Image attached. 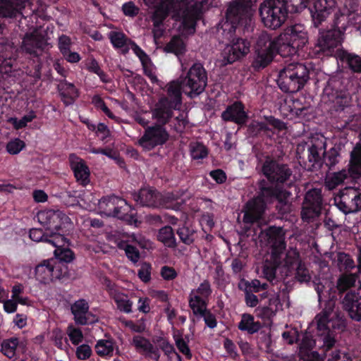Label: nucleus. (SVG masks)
<instances>
[{
    "label": "nucleus",
    "mask_w": 361,
    "mask_h": 361,
    "mask_svg": "<svg viewBox=\"0 0 361 361\" xmlns=\"http://www.w3.org/2000/svg\"><path fill=\"white\" fill-rule=\"evenodd\" d=\"M257 195L245 204L243 215L245 224H253L259 222L264 216L267 204L275 201L277 202L276 209L279 214L283 216L290 212V192L272 186L264 179L259 181Z\"/></svg>",
    "instance_id": "nucleus-1"
},
{
    "label": "nucleus",
    "mask_w": 361,
    "mask_h": 361,
    "mask_svg": "<svg viewBox=\"0 0 361 361\" xmlns=\"http://www.w3.org/2000/svg\"><path fill=\"white\" fill-rule=\"evenodd\" d=\"M226 20L221 24V35L228 42L221 51V57L222 64L226 66L232 64L245 57L250 49V42L247 39L237 37V30H248L252 23V18L244 19V16L235 14L233 18L229 16L226 12Z\"/></svg>",
    "instance_id": "nucleus-2"
},
{
    "label": "nucleus",
    "mask_w": 361,
    "mask_h": 361,
    "mask_svg": "<svg viewBox=\"0 0 361 361\" xmlns=\"http://www.w3.org/2000/svg\"><path fill=\"white\" fill-rule=\"evenodd\" d=\"M334 312V304L329 303V306L324 311L316 315L314 322L316 323L317 334L318 338H313L310 332L305 331L299 343L298 355H304L313 352L314 346H317L322 355H328L329 351L336 345V340L334 331L330 326L334 328V321L330 318Z\"/></svg>",
    "instance_id": "nucleus-3"
},
{
    "label": "nucleus",
    "mask_w": 361,
    "mask_h": 361,
    "mask_svg": "<svg viewBox=\"0 0 361 361\" xmlns=\"http://www.w3.org/2000/svg\"><path fill=\"white\" fill-rule=\"evenodd\" d=\"M38 219L45 228H32L29 232L30 238L35 242H44L50 245L61 244L63 241L61 233L66 224L71 225L70 218L60 211L49 210L40 212Z\"/></svg>",
    "instance_id": "nucleus-4"
},
{
    "label": "nucleus",
    "mask_w": 361,
    "mask_h": 361,
    "mask_svg": "<svg viewBox=\"0 0 361 361\" xmlns=\"http://www.w3.org/2000/svg\"><path fill=\"white\" fill-rule=\"evenodd\" d=\"M271 49L274 55L279 54L283 58L292 56L302 50L308 42L307 33L301 25L297 24L285 30L283 33L274 38Z\"/></svg>",
    "instance_id": "nucleus-5"
},
{
    "label": "nucleus",
    "mask_w": 361,
    "mask_h": 361,
    "mask_svg": "<svg viewBox=\"0 0 361 361\" xmlns=\"http://www.w3.org/2000/svg\"><path fill=\"white\" fill-rule=\"evenodd\" d=\"M310 67L303 63L286 61L276 80L279 87L284 92L295 93L302 90L310 77Z\"/></svg>",
    "instance_id": "nucleus-6"
},
{
    "label": "nucleus",
    "mask_w": 361,
    "mask_h": 361,
    "mask_svg": "<svg viewBox=\"0 0 361 361\" xmlns=\"http://www.w3.org/2000/svg\"><path fill=\"white\" fill-rule=\"evenodd\" d=\"M340 19L336 18L329 30H319L318 38L312 50L313 54L319 59L332 56L341 50L336 49L341 45L345 31L344 23L339 25Z\"/></svg>",
    "instance_id": "nucleus-7"
},
{
    "label": "nucleus",
    "mask_w": 361,
    "mask_h": 361,
    "mask_svg": "<svg viewBox=\"0 0 361 361\" xmlns=\"http://www.w3.org/2000/svg\"><path fill=\"white\" fill-rule=\"evenodd\" d=\"M261 171L272 186H276L281 190L284 185L290 186L288 182L293 176V171L288 164L284 163L279 157L267 155L262 161Z\"/></svg>",
    "instance_id": "nucleus-8"
},
{
    "label": "nucleus",
    "mask_w": 361,
    "mask_h": 361,
    "mask_svg": "<svg viewBox=\"0 0 361 361\" xmlns=\"http://www.w3.org/2000/svg\"><path fill=\"white\" fill-rule=\"evenodd\" d=\"M288 8L287 0H264L259 8L264 26L271 30L280 27L287 20Z\"/></svg>",
    "instance_id": "nucleus-9"
},
{
    "label": "nucleus",
    "mask_w": 361,
    "mask_h": 361,
    "mask_svg": "<svg viewBox=\"0 0 361 361\" xmlns=\"http://www.w3.org/2000/svg\"><path fill=\"white\" fill-rule=\"evenodd\" d=\"M133 200L137 204L149 208H171L176 200L173 193L163 195L152 187L140 188L132 194Z\"/></svg>",
    "instance_id": "nucleus-10"
},
{
    "label": "nucleus",
    "mask_w": 361,
    "mask_h": 361,
    "mask_svg": "<svg viewBox=\"0 0 361 361\" xmlns=\"http://www.w3.org/2000/svg\"><path fill=\"white\" fill-rule=\"evenodd\" d=\"M207 72L200 63H195L181 80L183 93L193 99L202 94L207 85Z\"/></svg>",
    "instance_id": "nucleus-11"
},
{
    "label": "nucleus",
    "mask_w": 361,
    "mask_h": 361,
    "mask_svg": "<svg viewBox=\"0 0 361 361\" xmlns=\"http://www.w3.org/2000/svg\"><path fill=\"white\" fill-rule=\"evenodd\" d=\"M35 278L41 283L47 284L54 281L66 283L70 279L69 269L54 261L44 260L36 266L35 269Z\"/></svg>",
    "instance_id": "nucleus-12"
},
{
    "label": "nucleus",
    "mask_w": 361,
    "mask_h": 361,
    "mask_svg": "<svg viewBox=\"0 0 361 361\" xmlns=\"http://www.w3.org/2000/svg\"><path fill=\"white\" fill-rule=\"evenodd\" d=\"M336 4V0H300L296 11L308 8L312 25L319 27L332 13Z\"/></svg>",
    "instance_id": "nucleus-13"
},
{
    "label": "nucleus",
    "mask_w": 361,
    "mask_h": 361,
    "mask_svg": "<svg viewBox=\"0 0 361 361\" xmlns=\"http://www.w3.org/2000/svg\"><path fill=\"white\" fill-rule=\"evenodd\" d=\"M334 204L345 214L356 213L361 210V189L346 187L334 197Z\"/></svg>",
    "instance_id": "nucleus-14"
},
{
    "label": "nucleus",
    "mask_w": 361,
    "mask_h": 361,
    "mask_svg": "<svg viewBox=\"0 0 361 361\" xmlns=\"http://www.w3.org/2000/svg\"><path fill=\"white\" fill-rule=\"evenodd\" d=\"M324 95L327 97L328 102L333 104L336 111H343L350 102V93L343 85L341 79H329L324 89Z\"/></svg>",
    "instance_id": "nucleus-15"
},
{
    "label": "nucleus",
    "mask_w": 361,
    "mask_h": 361,
    "mask_svg": "<svg viewBox=\"0 0 361 361\" xmlns=\"http://www.w3.org/2000/svg\"><path fill=\"white\" fill-rule=\"evenodd\" d=\"M169 139V133L162 125L154 124L147 126L143 135L137 140V145L144 151H151L155 147L162 146Z\"/></svg>",
    "instance_id": "nucleus-16"
},
{
    "label": "nucleus",
    "mask_w": 361,
    "mask_h": 361,
    "mask_svg": "<svg viewBox=\"0 0 361 361\" xmlns=\"http://www.w3.org/2000/svg\"><path fill=\"white\" fill-rule=\"evenodd\" d=\"M270 41V35L261 34L257 41L255 56L252 62V67L255 71H259L268 66L275 55Z\"/></svg>",
    "instance_id": "nucleus-17"
},
{
    "label": "nucleus",
    "mask_w": 361,
    "mask_h": 361,
    "mask_svg": "<svg viewBox=\"0 0 361 361\" xmlns=\"http://www.w3.org/2000/svg\"><path fill=\"white\" fill-rule=\"evenodd\" d=\"M286 128V123L272 116H264V121H253L248 126V132L252 137H267L271 138L277 131Z\"/></svg>",
    "instance_id": "nucleus-18"
},
{
    "label": "nucleus",
    "mask_w": 361,
    "mask_h": 361,
    "mask_svg": "<svg viewBox=\"0 0 361 361\" xmlns=\"http://www.w3.org/2000/svg\"><path fill=\"white\" fill-rule=\"evenodd\" d=\"M348 169H343L334 173L331 182L334 186L338 185L345 182L349 177L358 178L361 177V144L357 143L350 152V159Z\"/></svg>",
    "instance_id": "nucleus-19"
},
{
    "label": "nucleus",
    "mask_w": 361,
    "mask_h": 361,
    "mask_svg": "<svg viewBox=\"0 0 361 361\" xmlns=\"http://www.w3.org/2000/svg\"><path fill=\"white\" fill-rule=\"evenodd\" d=\"M323 209V196L321 188H312L305 195L302 206L301 216L310 221L320 216Z\"/></svg>",
    "instance_id": "nucleus-20"
},
{
    "label": "nucleus",
    "mask_w": 361,
    "mask_h": 361,
    "mask_svg": "<svg viewBox=\"0 0 361 361\" xmlns=\"http://www.w3.org/2000/svg\"><path fill=\"white\" fill-rule=\"evenodd\" d=\"M264 238L270 244L271 259L279 260L283 250L286 249L285 233L281 227L269 226L261 232Z\"/></svg>",
    "instance_id": "nucleus-21"
},
{
    "label": "nucleus",
    "mask_w": 361,
    "mask_h": 361,
    "mask_svg": "<svg viewBox=\"0 0 361 361\" xmlns=\"http://www.w3.org/2000/svg\"><path fill=\"white\" fill-rule=\"evenodd\" d=\"M177 18L181 20L183 30L190 34L195 32L197 21L202 16V9L197 4H185L180 8L176 13Z\"/></svg>",
    "instance_id": "nucleus-22"
},
{
    "label": "nucleus",
    "mask_w": 361,
    "mask_h": 361,
    "mask_svg": "<svg viewBox=\"0 0 361 361\" xmlns=\"http://www.w3.org/2000/svg\"><path fill=\"white\" fill-rule=\"evenodd\" d=\"M98 208L106 216L117 217L121 215V210L128 209V202L118 196L111 195L100 199Z\"/></svg>",
    "instance_id": "nucleus-23"
},
{
    "label": "nucleus",
    "mask_w": 361,
    "mask_h": 361,
    "mask_svg": "<svg viewBox=\"0 0 361 361\" xmlns=\"http://www.w3.org/2000/svg\"><path fill=\"white\" fill-rule=\"evenodd\" d=\"M6 27L5 23L0 21V33H2ZM18 54L17 49L13 43L8 39H0V61L6 73L11 72Z\"/></svg>",
    "instance_id": "nucleus-24"
},
{
    "label": "nucleus",
    "mask_w": 361,
    "mask_h": 361,
    "mask_svg": "<svg viewBox=\"0 0 361 361\" xmlns=\"http://www.w3.org/2000/svg\"><path fill=\"white\" fill-rule=\"evenodd\" d=\"M193 293V290L191 293ZM189 307L195 316L204 317L205 324L210 329H214L217 326L215 315L207 309V301L201 298L199 295H190Z\"/></svg>",
    "instance_id": "nucleus-25"
},
{
    "label": "nucleus",
    "mask_w": 361,
    "mask_h": 361,
    "mask_svg": "<svg viewBox=\"0 0 361 361\" xmlns=\"http://www.w3.org/2000/svg\"><path fill=\"white\" fill-rule=\"evenodd\" d=\"M221 117L225 122H233L240 126L245 125L249 118L245 106L241 101H235L228 105Z\"/></svg>",
    "instance_id": "nucleus-26"
},
{
    "label": "nucleus",
    "mask_w": 361,
    "mask_h": 361,
    "mask_svg": "<svg viewBox=\"0 0 361 361\" xmlns=\"http://www.w3.org/2000/svg\"><path fill=\"white\" fill-rule=\"evenodd\" d=\"M177 109L178 106H173L169 97L163 96L159 99L152 109V117L158 122L157 125L164 126L173 117V110Z\"/></svg>",
    "instance_id": "nucleus-27"
},
{
    "label": "nucleus",
    "mask_w": 361,
    "mask_h": 361,
    "mask_svg": "<svg viewBox=\"0 0 361 361\" xmlns=\"http://www.w3.org/2000/svg\"><path fill=\"white\" fill-rule=\"evenodd\" d=\"M25 0H0V19L16 20L23 16Z\"/></svg>",
    "instance_id": "nucleus-28"
},
{
    "label": "nucleus",
    "mask_w": 361,
    "mask_h": 361,
    "mask_svg": "<svg viewBox=\"0 0 361 361\" xmlns=\"http://www.w3.org/2000/svg\"><path fill=\"white\" fill-rule=\"evenodd\" d=\"M257 0H233L228 4L226 13L233 18L235 14L244 16V19L253 18Z\"/></svg>",
    "instance_id": "nucleus-29"
},
{
    "label": "nucleus",
    "mask_w": 361,
    "mask_h": 361,
    "mask_svg": "<svg viewBox=\"0 0 361 361\" xmlns=\"http://www.w3.org/2000/svg\"><path fill=\"white\" fill-rule=\"evenodd\" d=\"M68 161L77 182L82 186L88 185L90 181V171L85 161L74 153L69 154Z\"/></svg>",
    "instance_id": "nucleus-30"
},
{
    "label": "nucleus",
    "mask_w": 361,
    "mask_h": 361,
    "mask_svg": "<svg viewBox=\"0 0 361 361\" xmlns=\"http://www.w3.org/2000/svg\"><path fill=\"white\" fill-rule=\"evenodd\" d=\"M343 310L353 321L361 322V300L356 297L355 291L350 290L341 299Z\"/></svg>",
    "instance_id": "nucleus-31"
},
{
    "label": "nucleus",
    "mask_w": 361,
    "mask_h": 361,
    "mask_svg": "<svg viewBox=\"0 0 361 361\" xmlns=\"http://www.w3.org/2000/svg\"><path fill=\"white\" fill-rule=\"evenodd\" d=\"M61 233H63V241L61 244L51 245L55 247L54 252L55 257L50 259L54 261L56 264L59 263L68 269L67 264L74 259L75 254L70 248L63 247L66 244H68V239L66 238V235L69 233L68 230L63 228Z\"/></svg>",
    "instance_id": "nucleus-32"
},
{
    "label": "nucleus",
    "mask_w": 361,
    "mask_h": 361,
    "mask_svg": "<svg viewBox=\"0 0 361 361\" xmlns=\"http://www.w3.org/2000/svg\"><path fill=\"white\" fill-rule=\"evenodd\" d=\"M59 82L56 89L61 102L65 106L73 104L79 97V90L75 85L66 79H55Z\"/></svg>",
    "instance_id": "nucleus-33"
},
{
    "label": "nucleus",
    "mask_w": 361,
    "mask_h": 361,
    "mask_svg": "<svg viewBox=\"0 0 361 361\" xmlns=\"http://www.w3.org/2000/svg\"><path fill=\"white\" fill-rule=\"evenodd\" d=\"M325 148L326 143L322 141H317L308 146L307 160L309 164L307 168L309 170L320 169L322 166V159Z\"/></svg>",
    "instance_id": "nucleus-34"
},
{
    "label": "nucleus",
    "mask_w": 361,
    "mask_h": 361,
    "mask_svg": "<svg viewBox=\"0 0 361 361\" xmlns=\"http://www.w3.org/2000/svg\"><path fill=\"white\" fill-rule=\"evenodd\" d=\"M175 4V0H160L154 6L152 21L154 27H159L169 16Z\"/></svg>",
    "instance_id": "nucleus-35"
},
{
    "label": "nucleus",
    "mask_w": 361,
    "mask_h": 361,
    "mask_svg": "<svg viewBox=\"0 0 361 361\" xmlns=\"http://www.w3.org/2000/svg\"><path fill=\"white\" fill-rule=\"evenodd\" d=\"M44 45V38L34 33H26L22 42L23 51L33 56L38 55V50L42 49Z\"/></svg>",
    "instance_id": "nucleus-36"
},
{
    "label": "nucleus",
    "mask_w": 361,
    "mask_h": 361,
    "mask_svg": "<svg viewBox=\"0 0 361 361\" xmlns=\"http://www.w3.org/2000/svg\"><path fill=\"white\" fill-rule=\"evenodd\" d=\"M279 260H272L276 267H283L287 269L288 272H292L302 262L300 259V254L297 251L286 252L283 250L279 256Z\"/></svg>",
    "instance_id": "nucleus-37"
},
{
    "label": "nucleus",
    "mask_w": 361,
    "mask_h": 361,
    "mask_svg": "<svg viewBox=\"0 0 361 361\" xmlns=\"http://www.w3.org/2000/svg\"><path fill=\"white\" fill-rule=\"evenodd\" d=\"M337 59L344 63L352 73H361V56L359 55L341 50L337 53Z\"/></svg>",
    "instance_id": "nucleus-38"
},
{
    "label": "nucleus",
    "mask_w": 361,
    "mask_h": 361,
    "mask_svg": "<svg viewBox=\"0 0 361 361\" xmlns=\"http://www.w3.org/2000/svg\"><path fill=\"white\" fill-rule=\"evenodd\" d=\"M262 328V324L259 321H255L253 315L244 313L241 316V319L238 324V329L246 332L249 335L257 333Z\"/></svg>",
    "instance_id": "nucleus-39"
},
{
    "label": "nucleus",
    "mask_w": 361,
    "mask_h": 361,
    "mask_svg": "<svg viewBox=\"0 0 361 361\" xmlns=\"http://www.w3.org/2000/svg\"><path fill=\"white\" fill-rule=\"evenodd\" d=\"M357 279L356 274H342L337 280L336 289L340 295V300L343 298L344 295L347 293L348 290L355 286V282Z\"/></svg>",
    "instance_id": "nucleus-40"
},
{
    "label": "nucleus",
    "mask_w": 361,
    "mask_h": 361,
    "mask_svg": "<svg viewBox=\"0 0 361 361\" xmlns=\"http://www.w3.org/2000/svg\"><path fill=\"white\" fill-rule=\"evenodd\" d=\"M182 81L178 82V81L171 82L166 87L167 96L169 98V101L173 106H180L182 104Z\"/></svg>",
    "instance_id": "nucleus-41"
},
{
    "label": "nucleus",
    "mask_w": 361,
    "mask_h": 361,
    "mask_svg": "<svg viewBox=\"0 0 361 361\" xmlns=\"http://www.w3.org/2000/svg\"><path fill=\"white\" fill-rule=\"evenodd\" d=\"M157 240L169 248H176L177 247L175 234L170 226H165L159 230Z\"/></svg>",
    "instance_id": "nucleus-42"
},
{
    "label": "nucleus",
    "mask_w": 361,
    "mask_h": 361,
    "mask_svg": "<svg viewBox=\"0 0 361 361\" xmlns=\"http://www.w3.org/2000/svg\"><path fill=\"white\" fill-rule=\"evenodd\" d=\"M109 39L115 49H122L123 54L129 51L128 44H130V39L121 32L111 31L109 33Z\"/></svg>",
    "instance_id": "nucleus-43"
},
{
    "label": "nucleus",
    "mask_w": 361,
    "mask_h": 361,
    "mask_svg": "<svg viewBox=\"0 0 361 361\" xmlns=\"http://www.w3.org/2000/svg\"><path fill=\"white\" fill-rule=\"evenodd\" d=\"M196 230L187 226L185 224L179 226L176 230V233L178 235L180 241L186 245L193 244L195 240Z\"/></svg>",
    "instance_id": "nucleus-44"
},
{
    "label": "nucleus",
    "mask_w": 361,
    "mask_h": 361,
    "mask_svg": "<svg viewBox=\"0 0 361 361\" xmlns=\"http://www.w3.org/2000/svg\"><path fill=\"white\" fill-rule=\"evenodd\" d=\"M164 49L166 52L174 54L176 56L183 55L186 51V46L179 36H173Z\"/></svg>",
    "instance_id": "nucleus-45"
},
{
    "label": "nucleus",
    "mask_w": 361,
    "mask_h": 361,
    "mask_svg": "<svg viewBox=\"0 0 361 361\" xmlns=\"http://www.w3.org/2000/svg\"><path fill=\"white\" fill-rule=\"evenodd\" d=\"M19 341L16 337H13L3 341L1 345V352L9 359H16V348Z\"/></svg>",
    "instance_id": "nucleus-46"
},
{
    "label": "nucleus",
    "mask_w": 361,
    "mask_h": 361,
    "mask_svg": "<svg viewBox=\"0 0 361 361\" xmlns=\"http://www.w3.org/2000/svg\"><path fill=\"white\" fill-rule=\"evenodd\" d=\"M111 299L116 304L117 309L124 313L129 314L132 312L133 302L128 299V295L123 293L119 292L114 295Z\"/></svg>",
    "instance_id": "nucleus-47"
},
{
    "label": "nucleus",
    "mask_w": 361,
    "mask_h": 361,
    "mask_svg": "<svg viewBox=\"0 0 361 361\" xmlns=\"http://www.w3.org/2000/svg\"><path fill=\"white\" fill-rule=\"evenodd\" d=\"M313 285L314 290H316L317 295H318V301L320 305L322 304V302H324L325 307L323 309L322 311H324L326 307L329 306V302H332L334 304V307L335 306V301H334V295H331L330 293H328V295H325L324 293L325 286L323 283L321 282H317L313 281Z\"/></svg>",
    "instance_id": "nucleus-48"
},
{
    "label": "nucleus",
    "mask_w": 361,
    "mask_h": 361,
    "mask_svg": "<svg viewBox=\"0 0 361 361\" xmlns=\"http://www.w3.org/2000/svg\"><path fill=\"white\" fill-rule=\"evenodd\" d=\"M190 154L192 159H203L208 156L207 147L200 142H192L189 145Z\"/></svg>",
    "instance_id": "nucleus-49"
},
{
    "label": "nucleus",
    "mask_w": 361,
    "mask_h": 361,
    "mask_svg": "<svg viewBox=\"0 0 361 361\" xmlns=\"http://www.w3.org/2000/svg\"><path fill=\"white\" fill-rule=\"evenodd\" d=\"M339 149L336 147H331L329 150L324 149L323 154L322 165L324 164L329 170H331L339 161Z\"/></svg>",
    "instance_id": "nucleus-50"
},
{
    "label": "nucleus",
    "mask_w": 361,
    "mask_h": 361,
    "mask_svg": "<svg viewBox=\"0 0 361 361\" xmlns=\"http://www.w3.org/2000/svg\"><path fill=\"white\" fill-rule=\"evenodd\" d=\"M114 350V343L111 340H99L95 345V350L100 357L111 356Z\"/></svg>",
    "instance_id": "nucleus-51"
},
{
    "label": "nucleus",
    "mask_w": 361,
    "mask_h": 361,
    "mask_svg": "<svg viewBox=\"0 0 361 361\" xmlns=\"http://www.w3.org/2000/svg\"><path fill=\"white\" fill-rule=\"evenodd\" d=\"M118 247L120 250H123L125 251L126 257L133 263H136L138 262L140 257V253L138 249L130 245L126 241H121L118 244Z\"/></svg>",
    "instance_id": "nucleus-52"
},
{
    "label": "nucleus",
    "mask_w": 361,
    "mask_h": 361,
    "mask_svg": "<svg viewBox=\"0 0 361 361\" xmlns=\"http://www.w3.org/2000/svg\"><path fill=\"white\" fill-rule=\"evenodd\" d=\"M337 266L340 271L352 269L355 267V262L349 254L338 252L337 254Z\"/></svg>",
    "instance_id": "nucleus-53"
},
{
    "label": "nucleus",
    "mask_w": 361,
    "mask_h": 361,
    "mask_svg": "<svg viewBox=\"0 0 361 361\" xmlns=\"http://www.w3.org/2000/svg\"><path fill=\"white\" fill-rule=\"evenodd\" d=\"M135 209L128 203V209L126 211L121 210V215L116 218L126 221L129 225L137 226L140 224L137 217V213L133 212Z\"/></svg>",
    "instance_id": "nucleus-54"
},
{
    "label": "nucleus",
    "mask_w": 361,
    "mask_h": 361,
    "mask_svg": "<svg viewBox=\"0 0 361 361\" xmlns=\"http://www.w3.org/2000/svg\"><path fill=\"white\" fill-rule=\"evenodd\" d=\"M294 278L300 283H310L311 280V275L309 269L307 268L304 262L298 264L297 267L293 270Z\"/></svg>",
    "instance_id": "nucleus-55"
},
{
    "label": "nucleus",
    "mask_w": 361,
    "mask_h": 361,
    "mask_svg": "<svg viewBox=\"0 0 361 361\" xmlns=\"http://www.w3.org/2000/svg\"><path fill=\"white\" fill-rule=\"evenodd\" d=\"M176 345L178 350L183 354L188 360H190L192 357L191 350L188 346V342L180 335H173Z\"/></svg>",
    "instance_id": "nucleus-56"
},
{
    "label": "nucleus",
    "mask_w": 361,
    "mask_h": 361,
    "mask_svg": "<svg viewBox=\"0 0 361 361\" xmlns=\"http://www.w3.org/2000/svg\"><path fill=\"white\" fill-rule=\"evenodd\" d=\"M25 146V142L23 140L19 138H14L8 142L6 148L10 154L16 155L19 154Z\"/></svg>",
    "instance_id": "nucleus-57"
},
{
    "label": "nucleus",
    "mask_w": 361,
    "mask_h": 361,
    "mask_svg": "<svg viewBox=\"0 0 361 361\" xmlns=\"http://www.w3.org/2000/svg\"><path fill=\"white\" fill-rule=\"evenodd\" d=\"M152 265L150 263L144 262L141 264L137 271V276L144 283H147L151 280Z\"/></svg>",
    "instance_id": "nucleus-58"
},
{
    "label": "nucleus",
    "mask_w": 361,
    "mask_h": 361,
    "mask_svg": "<svg viewBox=\"0 0 361 361\" xmlns=\"http://www.w3.org/2000/svg\"><path fill=\"white\" fill-rule=\"evenodd\" d=\"M133 344L137 349H142L146 353L153 349V345L150 341L141 336H135L133 338Z\"/></svg>",
    "instance_id": "nucleus-59"
},
{
    "label": "nucleus",
    "mask_w": 361,
    "mask_h": 361,
    "mask_svg": "<svg viewBox=\"0 0 361 361\" xmlns=\"http://www.w3.org/2000/svg\"><path fill=\"white\" fill-rule=\"evenodd\" d=\"M335 345L329 351L328 355H323L324 357H328L327 361H351L350 356L345 353L341 352L340 350L333 349Z\"/></svg>",
    "instance_id": "nucleus-60"
},
{
    "label": "nucleus",
    "mask_w": 361,
    "mask_h": 361,
    "mask_svg": "<svg viewBox=\"0 0 361 361\" xmlns=\"http://www.w3.org/2000/svg\"><path fill=\"white\" fill-rule=\"evenodd\" d=\"M154 342L166 355L169 356L171 353H176L174 346L165 338L158 337Z\"/></svg>",
    "instance_id": "nucleus-61"
},
{
    "label": "nucleus",
    "mask_w": 361,
    "mask_h": 361,
    "mask_svg": "<svg viewBox=\"0 0 361 361\" xmlns=\"http://www.w3.org/2000/svg\"><path fill=\"white\" fill-rule=\"evenodd\" d=\"M130 44L135 54L139 58L142 66H145L147 62H151L149 56L134 41L130 40Z\"/></svg>",
    "instance_id": "nucleus-62"
},
{
    "label": "nucleus",
    "mask_w": 361,
    "mask_h": 361,
    "mask_svg": "<svg viewBox=\"0 0 361 361\" xmlns=\"http://www.w3.org/2000/svg\"><path fill=\"white\" fill-rule=\"evenodd\" d=\"M196 292L198 294L197 295L207 301L212 293L209 281L207 280L203 281L196 289Z\"/></svg>",
    "instance_id": "nucleus-63"
},
{
    "label": "nucleus",
    "mask_w": 361,
    "mask_h": 361,
    "mask_svg": "<svg viewBox=\"0 0 361 361\" xmlns=\"http://www.w3.org/2000/svg\"><path fill=\"white\" fill-rule=\"evenodd\" d=\"M72 314H87L89 312V305L84 299L75 301L71 307Z\"/></svg>",
    "instance_id": "nucleus-64"
}]
</instances>
